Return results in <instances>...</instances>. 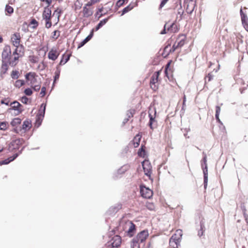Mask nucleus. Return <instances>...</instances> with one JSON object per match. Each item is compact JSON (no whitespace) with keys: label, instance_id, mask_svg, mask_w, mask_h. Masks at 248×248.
I'll use <instances>...</instances> for the list:
<instances>
[{"label":"nucleus","instance_id":"1","mask_svg":"<svg viewBox=\"0 0 248 248\" xmlns=\"http://www.w3.org/2000/svg\"><path fill=\"white\" fill-rule=\"evenodd\" d=\"M37 76L35 73L29 72L25 75L27 80L30 82L31 87L35 91H38L41 88V81H37Z\"/></svg>","mask_w":248,"mask_h":248},{"label":"nucleus","instance_id":"2","mask_svg":"<svg viewBox=\"0 0 248 248\" xmlns=\"http://www.w3.org/2000/svg\"><path fill=\"white\" fill-rule=\"evenodd\" d=\"M182 236V231L181 230H177L176 233L174 234L170 239V245L175 248H177L179 244Z\"/></svg>","mask_w":248,"mask_h":248},{"label":"nucleus","instance_id":"3","mask_svg":"<svg viewBox=\"0 0 248 248\" xmlns=\"http://www.w3.org/2000/svg\"><path fill=\"white\" fill-rule=\"evenodd\" d=\"M149 236L148 231L143 230L139 232L135 238H133L134 243H142L144 242Z\"/></svg>","mask_w":248,"mask_h":248},{"label":"nucleus","instance_id":"4","mask_svg":"<svg viewBox=\"0 0 248 248\" xmlns=\"http://www.w3.org/2000/svg\"><path fill=\"white\" fill-rule=\"evenodd\" d=\"M140 192L142 197L146 199H150L153 196V192L152 190L144 186L141 185L140 186Z\"/></svg>","mask_w":248,"mask_h":248},{"label":"nucleus","instance_id":"5","mask_svg":"<svg viewBox=\"0 0 248 248\" xmlns=\"http://www.w3.org/2000/svg\"><path fill=\"white\" fill-rule=\"evenodd\" d=\"M142 165L145 175L150 177L152 173V166L149 160H145L142 162Z\"/></svg>","mask_w":248,"mask_h":248},{"label":"nucleus","instance_id":"6","mask_svg":"<svg viewBox=\"0 0 248 248\" xmlns=\"http://www.w3.org/2000/svg\"><path fill=\"white\" fill-rule=\"evenodd\" d=\"M11 54V51L10 46H5L2 52V61L8 62L9 61Z\"/></svg>","mask_w":248,"mask_h":248},{"label":"nucleus","instance_id":"7","mask_svg":"<svg viewBox=\"0 0 248 248\" xmlns=\"http://www.w3.org/2000/svg\"><path fill=\"white\" fill-rule=\"evenodd\" d=\"M125 228H128L127 232L130 236H132L135 231V225L132 221L126 223Z\"/></svg>","mask_w":248,"mask_h":248},{"label":"nucleus","instance_id":"8","mask_svg":"<svg viewBox=\"0 0 248 248\" xmlns=\"http://www.w3.org/2000/svg\"><path fill=\"white\" fill-rule=\"evenodd\" d=\"M60 53L56 49L52 48L48 53V58L51 60L55 61L56 60L59 55Z\"/></svg>","mask_w":248,"mask_h":248},{"label":"nucleus","instance_id":"9","mask_svg":"<svg viewBox=\"0 0 248 248\" xmlns=\"http://www.w3.org/2000/svg\"><path fill=\"white\" fill-rule=\"evenodd\" d=\"M13 45L17 47L20 44V36L19 33H15L11 37Z\"/></svg>","mask_w":248,"mask_h":248},{"label":"nucleus","instance_id":"10","mask_svg":"<svg viewBox=\"0 0 248 248\" xmlns=\"http://www.w3.org/2000/svg\"><path fill=\"white\" fill-rule=\"evenodd\" d=\"M121 244V238L119 235L114 236L112 239L111 245L113 247H118Z\"/></svg>","mask_w":248,"mask_h":248},{"label":"nucleus","instance_id":"11","mask_svg":"<svg viewBox=\"0 0 248 248\" xmlns=\"http://www.w3.org/2000/svg\"><path fill=\"white\" fill-rule=\"evenodd\" d=\"M195 5L196 3L195 1L193 0H190L188 3L186 8V12L188 14H191L194 10Z\"/></svg>","mask_w":248,"mask_h":248},{"label":"nucleus","instance_id":"12","mask_svg":"<svg viewBox=\"0 0 248 248\" xmlns=\"http://www.w3.org/2000/svg\"><path fill=\"white\" fill-rule=\"evenodd\" d=\"M49 6H47L46 7H45L44 11L43 12L42 14V18L43 19L48 18H51V10L48 7Z\"/></svg>","mask_w":248,"mask_h":248},{"label":"nucleus","instance_id":"13","mask_svg":"<svg viewBox=\"0 0 248 248\" xmlns=\"http://www.w3.org/2000/svg\"><path fill=\"white\" fill-rule=\"evenodd\" d=\"M240 14L241 16L242 23L243 24L246 30L248 31V19L247 16L243 13L242 9L240 10Z\"/></svg>","mask_w":248,"mask_h":248},{"label":"nucleus","instance_id":"14","mask_svg":"<svg viewBox=\"0 0 248 248\" xmlns=\"http://www.w3.org/2000/svg\"><path fill=\"white\" fill-rule=\"evenodd\" d=\"M11 106L13 109L18 111V113H21L23 111V109L21 108L22 105L17 101L12 103Z\"/></svg>","mask_w":248,"mask_h":248},{"label":"nucleus","instance_id":"15","mask_svg":"<svg viewBox=\"0 0 248 248\" xmlns=\"http://www.w3.org/2000/svg\"><path fill=\"white\" fill-rule=\"evenodd\" d=\"M167 31L171 33L176 32L178 31V28L176 24L174 22L170 24H168Z\"/></svg>","mask_w":248,"mask_h":248},{"label":"nucleus","instance_id":"16","mask_svg":"<svg viewBox=\"0 0 248 248\" xmlns=\"http://www.w3.org/2000/svg\"><path fill=\"white\" fill-rule=\"evenodd\" d=\"M93 14V12L87 6H84L83 8V16L88 17L91 16Z\"/></svg>","mask_w":248,"mask_h":248},{"label":"nucleus","instance_id":"17","mask_svg":"<svg viewBox=\"0 0 248 248\" xmlns=\"http://www.w3.org/2000/svg\"><path fill=\"white\" fill-rule=\"evenodd\" d=\"M160 71H158L155 72L151 78L150 83L152 84H155L158 81V78L160 74Z\"/></svg>","mask_w":248,"mask_h":248},{"label":"nucleus","instance_id":"18","mask_svg":"<svg viewBox=\"0 0 248 248\" xmlns=\"http://www.w3.org/2000/svg\"><path fill=\"white\" fill-rule=\"evenodd\" d=\"M31 127V124L29 120H25L22 124V129L25 131L29 130Z\"/></svg>","mask_w":248,"mask_h":248},{"label":"nucleus","instance_id":"19","mask_svg":"<svg viewBox=\"0 0 248 248\" xmlns=\"http://www.w3.org/2000/svg\"><path fill=\"white\" fill-rule=\"evenodd\" d=\"M149 116L150 118V121H149V126L152 129H154L156 127V124H155V117L153 115L151 114V113L149 114Z\"/></svg>","mask_w":248,"mask_h":248},{"label":"nucleus","instance_id":"20","mask_svg":"<svg viewBox=\"0 0 248 248\" xmlns=\"http://www.w3.org/2000/svg\"><path fill=\"white\" fill-rule=\"evenodd\" d=\"M141 136L139 134H137L134 138L133 142L135 148L138 147L140 141Z\"/></svg>","mask_w":248,"mask_h":248},{"label":"nucleus","instance_id":"21","mask_svg":"<svg viewBox=\"0 0 248 248\" xmlns=\"http://www.w3.org/2000/svg\"><path fill=\"white\" fill-rule=\"evenodd\" d=\"M6 62H7L2 61V64L1 67V73L3 74H5L8 69V66Z\"/></svg>","mask_w":248,"mask_h":248},{"label":"nucleus","instance_id":"22","mask_svg":"<svg viewBox=\"0 0 248 248\" xmlns=\"http://www.w3.org/2000/svg\"><path fill=\"white\" fill-rule=\"evenodd\" d=\"M108 21V18H105L101 21L95 27V31H98L100 28H101L104 25H105Z\"/></svg>","mask_w":248,"mask_h":248},{"label":"nucleus","instance_id":"23","mask_svg":"<svg viewBox=\"0 0 248 248\" xmlns=\"http://www.w3.org/2000/svg\"><path fill=\"white\" fill-rule=\"evenodd\" d=\"M21 120L20 118H16L14 119L11 122V124L13 126H16L17 125L20 124Z\"/></svg>","mask_w":248,"mask_h":248},{"label":"nucleus","instance_id":"24","mask_svg":"<svg viewBox=\"0 0 248 248\" xmlns=\"http://www.w3.org/2000/svg\"><path fill=\"white\" fill-rule=\"evenodd\" d=\"M17 157V155H14L13 156L10 157L9 158L5 159L1 161V164H8L11 161L14 160Z\"/></svg>","mask_w":248,"mask_h":248},{"label":"nucleus","instance_id":"25","mask_svg":"<svg viewBox=\"0 0 248 248\" xmlns=\"http://www.w3.org/2000/svg\"><path fill=\"white\" fill-rule=\"evenodd\" d=\"M8 123L7 122H2L0 123V130H5L8 127Z\"/></svg>","mask_w":248,"mask_h":248},{"label":"nucleus","instance_id":"26","mask_svg":"<svg viewBox=\"0 0 248 248\" xmlns=\"http://www.w3.org/2000/svg\"><path fill=\"white\" fill-rule=\"evenodd\" d=\"M62 13V10L61 9H60L59 8H57L53 13V16H54L55 15H56L57 17V22H58L59 21V18L61 16V14Z\"/></svg>","mask_w":248,"mask_h":248},{"label":"nucleus","instance_id":"27","mask_svg":"<svg viewBox=\"0 0 248 248\" xmlns=\"http://www.w3.org/2000/svg\"><path fill=\"white\" fill-rule=\"evenodd\" d=\"M51 18H48L44 19L45 20V27L47 29L50 28L52 26Z\"/></svg>","mask_w":248,"mask_h":248},{"label":"nucleus","instance_id":"28","mask_svg":"<svg viewBox=\"0 0 248 248\" xmlns=\"http://www.w3.org/2000/svg\"><path fill=\"white\" fill-rule=\"evenodd\" d=\"M18 56H15L14 59L9 61V63L12 66H15L17 64V61L18 60Z\"/></svg>","mask_w":248,"mask_h":248},{"label":"nucleus","instance_id":"29","mask_svg":"<svg viewBox=\"0 0 248 248\" xmlns=\"http://www.w3.org/2000/svg\"><path fill=\"white\" fill-rule=\"evenodd\" d=\"M220 110H221V109H220V107H219L218 106H216L215 117H216V118L217 120V121H218V122H220V120L219 119V115Z\"/></svg>","mask_w":248,"mask_h":248},{"label":"nucleus","instance_id":"30","mask_svg":"<svg viewBox=\"0 0 248 248\" xmlns=\"http://www.w3.org/2000/svg\"><path fill=\"white\" fill-rule=\"evenodd\" d=\"M61 70L58 68H57L56 71L55 72L54 79L53 84L55 83L56 81L59 78Z\"/></svg>","mask_w":248,"mask_h":248},{"label":"nucleus","instance_id":"31","mask_svg":"<svg viewBox=\"0 0 248 248\" xmlns=\"http://www.w3.org/2000/svg\"><path fill=\"white\" fill-rule=\"evenodd\" d=\"M24 81L23 80H17L15 82V86L16 87L20 88L24 84Z\"/></svg>","mask_w":248,"mask_h":248},{"label":"nucleus","instance_id":"32","mask_svg":"<svg viewBox=\"0 0 248 248\" xmlns=\"http://www.w3.org/2000/svg\"><path fill=\"white\" fill-rule=\"evenodd\" d=\"M64 55H63L62 58L60 62L59 65H63V64H64L65 63H66L69 60L70 56H67L65 59H64Z\"/></svg>","mask_w":248,"mask_h":248},{"label":"nucleus","instance_id":"33","mask_svg":"<svg viewBox=\"0 0 248 248\" xmlns=\"http://www.w3.org/2000/svg\"><path fill=\"white\" fill-rule=\"evenodd\" d=\"M60 35V31L58 30L54 31L52 33V38L56 40Z\"/></svg>","mask_w":248,"mask_h":248},{"label":"nucleus","instance_id":"34","mask_svg":"<svg viewBox=\"0 0 248 248\" xmlns=\"http://www.w3.org/2000/svg\"><path fill=\"white\" fill-rule=\"evenodd\" d=\"M133 7L131 6L130 5H128L127 7H125L122 11V15H124V14L127 13L131 10L133 9Z\"/></svg>","mask_w":248,"mask_h":248},{"label":"nucleus","instance_id":"35","mask_svg":"<svg viewBox=\"0 0 248 248\" xmlns=\"http://www.w3.org/2000/svg\"><path fill=\"white\" fill-rule=\"evenodd\" d=\"M18 74V71H13L11 74V77L13 79H17L19 77Z\"/></svg>","mask_w":248,"mask_h":248},{"label":"nucleus","instance_id":"36","mask_svg":"<svg viewBox=\"0 0 248 248\" xmlns=\"http://www.w3.org/2000/svg\"><path fill=\"white\" fill-rule=\"evenodd\" d=\"M200 225H201V230L200 231H199L198 234V235H199V237H201L203 235V228H204V226L203 224L202 223V222H201Z\"/></svg>","mask_w":248,"mask_h":248},{"label":"nucleus","instance_id":"37","mask_svg":"<svg viewBox=\"0 0 248 248\" xmlns=\"http://www.w3.org/2000/svg\"><path fill=\"white\" fill-rule=\"evenodd\" d=\"M5 11L9 14H12L14 12L13 8L8 5H6L5 7Z\"/></svg>","mask_w":248,"mask_h":248},{"label":"nucleus","instance_id":"38","mask_svg":"<svg viewBox=\"0 0 248 248\" xmlns=\"http://www.w3.org/2000/svg\"><path fill=\"white\" fill-rule=\"evenodd\" d=\"M134 110H129L127 111V118H130L131 117H132L133 116V114L134 113Z\"/></svg>","mask_w":248,"mask_h":248},{"label":"nucleus","instance_id":"39","mask_svg":"<svg viewBox=\"0 0 248 248\" xmlns=\"http://www.w3.org/2000/svg\"><path fill=\"white\" fill-rule=\"evenodd\" d=\"M202 170H203V172L204 176H208L207 165H206L205 167L203 168L202 165Z\"/></svg>","mask_w":248,"mask_h":248},{"label":"nucleus","instance_id":"40","mask_svg":"<svg viewBox=\"0 0 248 248\" xmlns=\"http://www.w3.org/2000/svg\"><path fill=\"white\" fill-rule=\"evenodd\" d=\"M25 93L27 95H31L32 93V90L30 88L26 89L24 91Z\"/></svg>","mask_w":248,"mask_h":248},{"label":"nucleus","instance_id":"41","mask_svg":"<svg viewBox=\"0 0 248 248\" xmlns=\"http://www.w3.org/2000/svg\"><path fill=\"white\" fill-rule=\"evenodd\" d=\"M139 244V243H134L133 239L132 241L131 242V248H140V246L138 245Z\"/></svg>","mask_w":248,"mask_h":248},{"label":"nucleus","instance_id":"42","mask_svg":"<svg viewBox=\"0 0 248 248\" xmlns=\"http://www.w3.org/2000/svg\"><path fill=\"white\" fill-rule=\"evenodd\" d=\"M185 42V40L184 39H182L177 43L176 42V45H178V47H180L184 46Z\"/></svg>","mask_w":248,"mask_h":248},{"label":"nucleus","instance_id":"43","mask_svg":"<svg viewBox=\"0 0 248 248\" xmlns=\"http://www.w3.org/2000/svg\"><path fill=\"white\" fill-rule=\"evenodd\" d=\"M168 23H166L164 27V29L161 31L160 34H164L167 33L166 31L167 30Z\"/></svg>","mask_w":248,"mask_h":248},{"label":"nucleus","instance_id":"44","mask_svg":"<svg viewBox=\"0 0 248 248\" xmlns=\"http://www.w3.org/2000/svg\"><path fill=\"white\" fill-rule=\"evenodd\" d=\"M46 88L45 87H43L41 89V91L40 92V95H41V97H43L46 94Z\"/></svg>","mask_w":248,"mask_h":248},{"label":"nucleus","instance_id":"45","mask_svg":"<svg viewBox=\"0 0 248 248\" xmlns=\"http://www.w3.org/2000/svg\"><path fill=\"white\" fill-rule=\"evenodd\" d=\"M21 102L24 104H27L28 102V98L26 96H23L21 98Z\"/></svg>","mask_w":248,"mask_h":248},{"label":"nucleus","instance_id":"46","mask_svg":"<svg viewBox=\"0 0 248 248\" xmlns=\"http://www.w3.org/2000/svg\"><path fill=\"white\" fill-rule=\"evenodd\" d=\"M31 24L33 25V28H35L38 26V22L34 19H33L31 20Z\"/></svg>","mask_w":248,"mask_h":248},{"label":"nucleus","instance_id":"47","mask_svg":"<svg viewBox=\"0 0 248 248\" xmlns=\"http://www.w3.org/2000/svg\"><path fill=\"white\" fill-rule=\"evenodd\" d=\"M93 30L90 34L85 38L88 41H89L93 37Z\"/></svg>","mask_w":248,"mask_h":248},{"label":"nucleus","instance_id":"48","mask_svg":"<svg viewBox=\"0 0 248 248\" xmlns=\"http://www.w3.org/2000/svg\"><path fill=\"white\" fill-rule=\"evenodd\" d=\"M93 4H94V1H93V0H90L85 4V6L87 7H89L92 6Z\"/></svg>","mask_w":248,"mask_h":248},{"label":"nucleus","instance_id":"49","mask_svg":"<svg viewBox=\"0 0 248 248\" xmlns=\"http://www.w3.org/2000/svg\"><path fill=\"white\" fill-rule=\"evenodd\" d=\"M177 48H178V45H176V42L173 45L171 49H170V52H174Z\"/></svg>","mask_w":248,"mask_h":248},{"label":"nucleus","instance_id":"50","mask_svg":"<svg viewBox=\"0 0 248 248\" xmlns=\"http://www.w3.org/2000/svg\"><path fill=\"white\" fill-rule=\"evenodd\" d=\"M124 0H119L117 3H116V5L117 6H119V7H120L122 5H123V4L124 3Z\"/></svg>","mask_w":248,"mask_h":248},{"label":"nucleus","instance_id":"51","mask_svg":"<svg viewBox=\"0 0 248 248\" xmlns=\"http://www.w3.org/2000/svg\"><path fill=\"white\" fill-rule=\"evenodd\" d=\"M169 0H162L160 4V8H162L165 4L168 2Z\"/></svg>","mask_w":248,"mask_h":248},{"label":"nucleus","instance_id":"52","mask_svg":"<svg viewBox=\"0 0 248 248\" xmlns=\"http://www.w3.org/2000/svg\"><path fill=\"white\" fill-rule=\"evenodd\" d=\"M213 78V76L211 74L209 73L208 74V76L206 77L205 79L208 80V81H210L211 80V79Z\"/></svg>","mask_w":248,"mask_h":248},{"label":"nucleus","instance_id":"53","mask_svg":"<svg viewBox=\"0 0 248 248\" xmlns=\"http://www.w3.org/2000/svg\"><path fill=\"white\" fill-rule=\"evenodd\" d=\"M207 182H208V176H204V185L205 188H206V186H207Z\"/></svg>","mask_w":248,"mask_h":248},{"label":"nucleus","instance_id":"54","mask_svg":"<svg viewBox=\"0 0 248 248\" xmlns=\"http://www.w3.org/2000/svg\"><path fill=\"white\" fill-rule=\"evenodd\" d=\"M46 105L42 104L41 106V108H43V115L44 116L45 113Z\"/></svg>","mask_w":248,"mask_h":248},{"label":"nucleus","instance_id":"55","mask_svg":"<svg viewBox=\"0 0 248 248\" xmlns=\"http://www.w3.org/2000/svg\"><path fill=\"white\" fill-rule=\"evenodd\" d=\"M145 152L144 150L143 149V147L142 146L140 149H139V151L138 152V155H139L140 156H141L142 155V154H141V153L142 152Z\"/></svg>","mask_w":248,"mask_h":248},{"label":"nucleus","instance_id":"56","mask_svg":"<svg viewBox=\"0 0 248 248\" xmlns=\"http://www.w3.org/2000/svg\"><path fill=\"white\" fill-rule=\"evenodd\" d=\"M41 1L46 2L47 4V6H49L52 2V0H40Z\"/></svg>","mask_w":248,"mask_h":248},{"label":"nucleus","instance_id":"57","mask_svg":"<svg viewBox=\"0 0 248 248\" xmlns=\"http://www.w3.org/2000/svg\"><path fill=\"white\" fill-rule=\"evenodd\" d=\"M202 161L204 163L205 166L207 164V156L206 155H205V156L203 157V159L202 160Z\"/></svg>","mask_w":248,"mask_h":248},{"label":"nucleus","instance_id":"58","mask_svg":"<svg viewBox=\"0 0 248 248\" xmlns=\"http://www.w3.org/2000/svg\"><path fill=\"white\" fill-rule=\"evenodd\" d=\"M244 217L245 218L246 221L247 222V223H248V216L246 214L245 211L244 212Z\"/></svg>","mask_w":248,"mask_h":248},{"label":"nucleus","instance_id":"59","mask_svg":"<svg viewBox=\"0 0 248 248\" xmlns=\"http://www.w3.org/2000/svg\"><path fill=\"white\" fill-rule=\"evenodd\" d=\"M1 103L2 104H5L6 105H7V106L9 105V102L8 101L5 102V100H2L1 101Z\"/></svg>","mask_w":248,"mask_h":248},{"label":"nucleus","instance_id":"60","mask_svg":"<svg viewBox=\"0 0 248 248\" xmlns=\"http://www.w3.org/2000/svg\"><path fill=\"white\" fill-rule=\"evenodd\" d=\"M153 206V205H152V204H149L148 205L147 207L148 208L150 209V210H152V207Z\"/></svg>","mask_w":248,"mask_h":248},{"label":"nucleus","instance_id":"61","mask_svg":"<svg viewBox=\"0 0 248 248\" xmlns=\"http://www.w3.org/2000/svg\"><path fill=\"white\" fill-rule=\"evenodd\" d=\"M103 7L99 9L98 12L96 13V14H98L99 13H101L103 11Z\"/></svg>","mask_w":248,"mask_h":248},{"label":"nucleus","instance_id":"62","mask_svg":"<svg viewBox=\"0 0 248 248\" xmlns=\"http://www.w3.org/2000/svg\"><path fill=\"white\" fill-rule=\"evenodd\" d=\"M85 44V43H84V41H82V42H81L80 44L79 45V46L78 47H81V46H83V45H84Z\"/></svg>","mask_w":248,"mask_h":248},{"label":"nucleus","instance_id":"63","mask_svg":"<svg viewBox=\"0 0 248 248\" xmlns=\"http://www.w3.org/2000/svg\"><path fill=\"white\" fill-rule=\"evenodd\" d=\"M186 101V96L184 95V100H183V106L185 105Z\"/></svg>","mask_w":248,"mask_h":248},{"label":"nucleus","instance_id":"64","mask_svg":"<svg viewBox=\"0 0 248 248\" xmlns=\"http://www.w3.org/2000/svg\"><path fill=\"white\" fill-rule=\"evenodd\" d=\"M129 120L128 118H125L124 119V123L125 124L126 123H127L128 122V121Z\"/></svg>","mask_w":248,"mask_h":248}]
</instances>
